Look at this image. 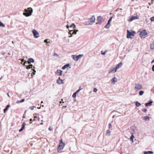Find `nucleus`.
<instances>
[{"label": "nucleus", "instance_id": "dca6fc26", "mask_svg": "<svg viewBox=\"0 0 154 154\" xmlns=\"http://www.w3.org/2000/svg\"><path fill=\"white\" fill-rule=\"evenodd\" d=\"M34 60L32 58H30L28 59V63L30 64L31 63H34Z\"/></svg>", "mask_w": 154, "mask_h": 154}, {"label": "nucleus", "instance_id": "e2e57ef3", "mask_svg": "<svg viewBox=\"0 0 154 154\" xmlns=\"http://www.w3.org/2000/svg\"><path fill=\"white\" fill-rule=\"evenodd\" d=\"M152 3H153V2H154V0H152Z\"/></svg>", "mask_w": 154, "mask_h": 154}, {"label": "nucleus", "instance_id": "e433bc0d", "mask_svg": "<svg viewBox=\"0 0 154 154\" xmlns=\"http://www.w3.org/2000/svg\"><path fill=\"white\" fill-rule=\"evenodd\" d=\"M69 34L70 35H72V32H73V30H69Z\"/></svg>", "mask_w": 154, "mask_h": 154}, {"label": "nucleus", "instance_id": "37998d69", "mask_svg": "<svg viewBox=\"0 0 154 154\" xmlns=\"http://www.w3.org/2000/svg\"><path fill=\"white\" fill-rule=\"evenodd\" d=\"M150 20L151 21H154V17H151L150 18Z\"/></svg>", "mask_w": 154, "mask_h": 154}, {"label": "nucleus", "instance_id": "412c9836", "mask_svg": "<svg viewBox=\"0 0 154 154\" xmlns=\"http://www.w3.org/2000/svg\"><path fill=\"white\" fill-rule=\"evenodd\" d=\"M153 153V152L151 151H144V154H152Z\"/></svg>", "mask_w": 154, "mask_h": 154}, {"label": "nucleus", "instance_id": "49530a36", "mask_svg": "<svg viewBox=\"0 0 154 154\" xmlns=\"http://www.w3.org/2000/svg\"><path fill=\"white\" fill-rule=\"evenodd\" d=\"M48 129L50 131H51L53 130V128L51 127H50Z\"/></svg>", "mask_w": 154, "mask_h": 154}, {"label": "nucleus", "instance_id": "2f4dec72", "mask_svg": "<svg viewBox=\"0 0 154 154\" xmlns=\"http://www.w3.org/2000/svg\"><path fill=\"white\" fill-rule=\"evenodd\" d=\"M144 93V92L143 91H141L139 92V94L141 96Z\"/></svg>", "mask_w": 154, "mask_h": 154}, {"label": "nucleus", "instance_id": "a18cd8bd", "mask_svg": "<svg viewBox=\"0 0 154 154\" xmlns=\"http://www.w3.org/2000/svg\"><path fill=\"white\" fill-rule=\"evenodd\" d=\"M28 64L27 63H26V61H25L24 63H23V65L24 66H26V65Z\"/></svg>", "mask_w": 154, "mask_h": 154}, {"label": "nucleus", "instance_id": "1a4fd4ad", "mask_svg": "<svg viewBox=\"0 0 154 154\" xmlns=\"http://www.w3.org/2000/svg\"><path fill=\"white\" fill-rule=\"evenodd\" d=\"M103 17L101 16L98 17L97 19L98 22L97 23L100 24L102 22Z\"/></svg>", "mask_w": 154, "mask_h": 154}, {"label": "nucleus", "instance_id": "f3484780", "mask_svg": "<svg viewBox=\"0 0 154 154\" xmlns=\"http://www.w3.org/2000/svg\"><path fill=\"white\" fill-rule=\"evenodd\" d=\"M116 68L111 69L109 72V73L110 74L112 72H115L116 71H115Z\"/></svg>", "mask_w": 154, "mask_h": 154}, {"label": "nucleus", "instance_id": "0e129e2a", "mask_svg": "<svg viewBox=\"0 0 154 154\" xmlns=\"http://www.w3.org/2000/svg\"><path fill=\"white\" fill-rule=\"evenodd\" d=\"M63 107H64L65 108H66L67 107L66 106H63Z\"/></svg>", "mask_w": 154, "mask_h": 154}, {"label": "nucleus", "instance_id": "f704fd0d", "mask_svg": "<svg viewBox=\"0 0 154 154\" xmlns=\"http://www.w3.org/2000/svg\"><path fill=\"white\" fill-rule=\"evenodd\" d=\"M112 18V17H110V18L109 19V20L108 21V23H108L110 24V23L111 21Z\"/></svg>", "mask_w": 154, "mask_h": 154}, {"label": "nucleus", "instance_id": "20e7f679", "mask_svg": "<svg viewBox=\"0 0 154 154\" xmlns=\"http://www.w3.org/2000/svg\"><path fill=\"white\" fill-rule=\"evenodd\" d=\"M143 88L142 85L139 83H135L134 89L135 90L137 91Z\"/></svg>", "mask_w": 154, "mask_h": 154}, {"label": "nucleus", "instance_id": "a19ab883", "mask_svg": "<svg viewBox=\"0 0 154 154\" xmlns=\"http://www.w3.org/2000/svg\"><path fill=\"white\" fill-rule=\"evenodd\" d=\"M76 94L75 92L74 93L73 95H72V97H73V98H75L76 97Z\"/></svg>", "mask_w": 154, "mask_h": 154}, {"label": "nucleus", "instance_id": "6ab92c4d", "mask_svg": "<svg viewBox=\"0 0 154 154\" xmlns=\"http://www.w3.org/2000/svg\"><path fill=\"white\" fill-rule=\"evenodd\" d=\"M69 66V64H66L65 65L62 67V69H65L67 67H68Z\"/></svg>", "mask_w": 154, "mask_h": 154}, {"label": "nucleus", "instance_id": "7c9ffc66", "mask_svg": "<svg viewBox=\"0 0 154 154\" xmlns=\"http://www.w3.org/2000/svg\"><path fill=\"white\" fill-rule=\"evenodd\" d=\"M134 135L133 134H132V135L130 137V138H131V140H132V142L133 143L134 142L133 139V138H134Z\"/></svg>", "mask_w": 154, "mask_h": 154}, {"label": "nucleus", "instance_id": "774afa93", "mask_svg": "<svg viewBox=\"0 0 154 154\" xmlns=\"http://www.w3.org/2000/svg\"><path fill=\"white\" fill-rule=\"evenodd\" d=\"M41 121L42 122H43V120H41Z\"/></svg>", "mask_w": 154, "mask_h": 154}, {"label": "nucleus", "instance_id": "39448f33", "mask_svg": "<svg viewBox=\"0 0 154 154\" xmlns=\"http://www.w3.org/2000/svg\"><path fill=\"white\" fill-rule=\"evenodd\" d=\"M83 56V54H79L77 56L72 55L71 56V57L75 60L77 61L79 58H81Z\"/></svg>", "mask_w": 154, "mask_h": 154}, {"label": "nucleus", "instance_id": "473e14b6", "mask_svg": "<svg viewBox=\"0 0 154 154\" xmlns=\"http://www.w3.org/2000/svg\"><path fill=\"white\" fill-rule=\"evenodd\" d=\"M82 89H83L82 88L80 87L75 92V93L76 94H77V93L79 92L80 91V90H82Z\"/></svg>", "mask_w": 154, "mask_h": 154}, {"label": "nucleus", "instance_id": "4be33fe9", "mask_svg": "<svg viewBox=\"0 0 154 154\" xmlns=\"http://www.w3.org/2000/svg\"><path fill=\"white\" fill-rule=\"evenodd\" d=\"M150 48L151 49H154V41L150 45Z\"/></svg>", "mask_w": 154, "mask_h": 154}, {"label": "nucleus", "instance_id": "423d86ee", "mask_svg": "<svg viewBox=\"0 0 154 154\" xmlns=\"http://www.w3.org/2000/svg\"><path fill=\"white\" fill-rule=\"evenodd\" d=\"M141 38H144L146 37L147 33L145 30H143L141 31L139 34Z\"/></svg>", "mask_w": 154, "mask_h": 154}, {"label": "nucleus", "instance_id": "5fc2aeb1", "mask_svg": "<svg viewBox=\"0 0 154 154\" xmlns=\"http://www.w3.org/2000/svg\"><path fill=\"white\" fill-rule=\"evenodd\" d=\"M60 143H63V141H62V139H60Z\"/></svg>", "mask_w": 154, "mask_h": 154}, {"label": "nucleus", "instance_id": "c85d7f7f", "mask_svg": "<svg viewBox=\"0 0 154 154\" xmlns=\"http://www.w3.org/2000/svg\"><path fill=\"white\" fill-rule=\"evenodd\" d=\"M24 100H25V99H22L20 100L17 101V103H21L23 102L24 101Z\"/></svg>", "mask_w": 154, "mask_h": 154}, {"label": "nucleus", "instance_id": "864d4df0", "mask_svg": "<svg viewBox=\"0 0 154 154\" xmlns=\"http://www.w3.org/2000/svg\"><path fill=\"white\" fill-rule=\"evenodd\" d=\"M23 130V129L21 128L19 130V131L20 132Z\"/></svg>", "mask_w": 154, "mask_h": 154}, {"label": "nucleus", "instance_id": "de8ad7c7", "mask_svg": "<svg viewBox=\"0 0 154 154\" xmlns=\"http://www.w3.org/2000/svg\"><path fill=\"white\" fill-rule=\"evenodd\" d=\"M32 70L33 71V75H35V73L36 72V71L34 69H32L31 70Z\"/></svg>", "mask_w": 154, "mask_h": 154}, {"label": "nucleus", "instance_id": "4d7b16f0", "mask_svg": "<svg viewBox=\"0 0 154 154\" xmlns=\"http://www.w3.org/2000/svg\"><path fill=\"white\" fill-rule=\"evenodd\" d=\"M119 9V8H118L117 9V10H116V11H118V10Z\"/></svg>", "mask_w": 154, "mask_h": 154}, {"label": "nucleus", "instance_id": "a878e982", "mask_svg": "<svg viewBox=\"0 0 154 154\" xmlns=\"http://www.w3.org/2000/svg\"><path fill=\"white\" fill-rule=\"evenodd\" d=\"M143 119L146 121H147L149 120V117L148 116H145L143 117Z\"/></svg>", "mask_w": 154, "mask_h": 154}, {"label": "nucleus", "instance_id": "aec40b11", "mask_svg": "<svg viewBox=\"0 0 154 154\" xmlns=\"http://www.w3.org/2000/svg\"><path fill=\"white\" fill-rule=\"evenodd\" d=\"M63 40L65 42H68L69 41V40L68 39L67 37H65L63 38Z\"/></svg>", "mask_w": 154, "mask_h": 154}, {"label": "nucleus", "instance_id": "4c0bfd02", "mask_svg": "<svg viewBox=\"0 0 154 154\" xmlns=\"http://www.w3.org/2000/svg\"><path fill=\"white\" fill-rule=\"evenodd\" d=\"M142 110L144 112H147V109H143Z\"/></svg>", "mask_w": 154, "mask_h": 154}, {"label": "nucleus", "instance_id": "9b49d317", "mask_svg": "<svg viewBox=\"0 0 154 154\" xmlns=\"http://www.w3.org/2000/svg\"><path fill=\"white\" fill-rule=\"evenodd\" d=\"M63 71L60 70H57L56 74L59 76H61L62 75Z\"/></svg>", "mask_w": 154, "mask_h": 154}, {"label": "nucleus", "instance_id": "680f3d73", "mask_svg": "<svg viewBox=\"0 0 154 154\" xmlns=\"http://www.w3.org/2000/svg\"><path fill=\"white\" fill-rule=\"evenodd\" d=\"M153 62H154V59L152 60L151 63H152Z\"/></svg>", "mask_w": 154, "mask_h": 154}, {"label": "nucleus", "instance_id": "3c124183", "mask_svg": "<svg viewBox=\"0 0 154 154\" xmlns=\"http://www.w3.org/2000/svg\"><path fill=\"white\" fill-rule=\"evenodd\" d=\"M152 70L154 72V64L152 66Z\"/></svg>", "mask_w": 154, "mask_h": 154}, {"label": "nucleus", "instance_id": "338daca9", "mask_svg": "<svg viewBox=\"0 0 154 154\" xmlns=\"http://www.w3.org/2000/svg\"><path fill=\"white\" fill-rule=\"evenodd\" d=\"M37 108H38V109H40V108H41V107H38Z\"/></svg>", "mask_w": 154, "mask_h": 154}, {"label": "nucleus", "instance_id": "393cba45", "mask_svg": "<svg viewBox=\"0 0 154 154\" xmlns=\"http://www.w3.org/2000/svg\"><path fill=\"white\" fill-rule=\"evenodd\" d=\"M135 103L137 107H139L141 105L140 103L138 101H136Z\"/></svg>", "mask_w": 154, "mask_h": 154}, {"label": "nucleus", "instance_id": "f03ea898", "mask_svg": "<svg viewBox=\"0 0 154 154\" xmlns=\"http://www.w3.org/2000/svg\"><path fill=\"white\" fill-rule=\"evenodd\" d=\"M95 17L94 16H93L85 22V24L86 25H91L95 22Z\"/></svg>", "mask_w": 154, "mask_h": 154}, {"label": "nucleus", "instance_id": "13d9d810", "mask_svg": "<svg viewBox=\"0 0 154 154\" xmlns=\"http://www.w3.org/2000/svg\"><path fill=\"white\" fill-rule=\"evenodd\" d=\"M66 27H67V29H69V26L68 25H67V26H66Z\"/></svg>", "mask_w": 154, "mask_h": 154}, {"label": "nucleus", "instance_id": "2eb2a0df", "mask_svg": "<svg viewBox=\"0 0 154 154\" xmlns=\"http://www.w3.org/2000/svg\"><path fill=\"white\" fill-rule=\"evenodd\" d=\"M153 102L152 100L150 101L149 102L145 103V106H150L152 105V104Z\"/></svg>", "mask_w": 154, "mask_h": 154}, {"label": "nucleus", "instance_id": "0eeeda50", "mask_svg": "<svg viewBox=\"0 0 154 154\" xmlns=\"http://www.w3.org/2000/svg\"><path fill=\"white\" fill-rule=\"evenodd\" d=\"M65 146L64 143H60L59 145L57 148V151L58 152H61L60 151L63 149Z\"/></svg>", "mask_w": 154, "mask_h": 154}, {"label": "nucleus", "instance_id": "7ed1b4c3", "mask_svg": "<svg viewBox=\"0 0 154 154\" xmlns=\"http://www.w3.org/2000/svg\"><path fill=\"white\" fill-rule=\"evenodd\" d=\"M135 34L136 32L134 31H132L130 32L128 30H127V37L128 38H133L134 35V34Z\"/></svg>", "mask_w": 154, "mask_h": 154}, {"label": "nucleus", "instance_id": "79ce46f5", "mask_svg": "<svg viewBox=\"0 0 154 154\" xmlns=\"http://www.w3.org/2000/svg\"><path fill=\"white\" fill-rule=\"evenodd\" d=\"M97 91V89L96 88H94V92H96Z\"/></svg>", "mask_w": 154, "mask_h": 154}, {"label": "nucleus", "instance_id": "c03bdc74", "mask_svg": "<svg viewBox=\"0 0 154 154\" xmlns=\"http://www.w3.org/2000/svg\"><path fill=\"white\" fill-rule=\"evenodd\" d=\"M48 40L47 39H45L44 41V42H45V43H49L50 42H48L47 41Z\"/></svg>", "mask_w": 154, "mask_h": 154}, {"label": "nucleus", "instance_id": "b1692460", "mask_svg": "<svg viewBox=\"0 0 154 154\" xmlns=\"http://www.w3.org/2000/svg\"><path fill=\"white\" fill-rule=\"evenodd\" d=\"M10 105H8L7 106L6 108H5L4 110V113H5L6 112V111L8 109V108L10 107Z\"/></svg>", "mask_w": 154, "mask_h": 154}, {"label": "nucleus", "instance_id": "c756f323", "mask_svg": "<svg viewBox=\"0 0 154 154\" xmlns=\"http://www.w3.org/2000/svg\"><path fill=\"white\" fill-rule=\"evenodd\" d=\"M26 125V123L24 122H23L22 124V127L21 128H22L23 129H24Z\"/></svg>", "mask_w": 154, "mask_h": 154}, {"label": "nucleus", "instance_id": "052dcab7", "mask_svg": "<svg viewBox=\"0 0 154 154\" xmlns=\"http://www.w3.org/2000/svg\"><path fill=\"white\" fill-rule=\"evenodd\" d=\"M30 121H32V119H30Z\"/></svg>", "mask_w": 154, "mask_h": 154}, {"label": "nucleus", "instance_id": "ddd939ff", "mask_svg": "<svg viewBox=\"0 0 154 154\" xmlns=\"http://www.w3.org/2000/svg\"><path fill=\"white\" fill-rule=\"evenodd\" d=\"M122 63H121V62H120V63H119L118 64L116 67H115L116 68V70H115V71H116V70L119 69V68H120L122 66Z\"/></svg>", "mask_w": 154, "mask_h": 154}, {"label": "nucleus", "instance_id": "c9c22d12", "mask_svg": "<svg viewBox=\"0 0 154 154\" xmlns=\"http://www.w3.org/2000/svg\"><path fill=\"white\" fill-rule=\"evenodd\" d=\"M0 26L5 27V25L4 24H3L1 21H0Z\"/></svg>", "mask_w": 154, "mask_h": 154}, {"label": "nucleus", "instance_id": "bb28decb", "mask_svg": "<svg viewBox=\"0 0 154 154\" xmlns=\"http://www.w3.org/2000/svg\"><path fill=\"white\" fill-rule=\"evenodd\" d=\"M78 31V30H75L74 29L73 30V32H72V34H76L77 32Z\"/></svg>", "mask_w": 154, "mask_h": 154}, {"label": "nucleus", "instance_id": "9d476101", "mask_svg": "<svg viewBox=\"0 0 154 154\" xmlns=\"http://www.w3.org/2000/svg\"><path fill=\"white\" fill-rule=\"evenodd\" d=\"M130 17H131L130 18V19L128 20V21L129 22H131L133 20L139 19L138 17L137 16H131Z\"/></svg>", "mask_w": 154, "mask_h": 154}, {"label": "nucleus", "instance_id": "603ef678", "mask_svg": "<svg viewBox=\"0 0 154 154\" xmlns=\"http://www.w3.org/2000/svg\"><path fill=\"white\" fill-rule=\"evenodd\" d=\"M21 64H22V62H24L25 61L24 59H22L21 60Z\"/></svg>", "mask_w": 154, "mask_h": 154}, {"label": "nucleus", "instance_id": "f8f14e48", "mask_svg": "<svg viewBox=\"0 0 154 154\" xmlns=\"http://www.w3.org/2000/svg\"><path fill=\"white\" fill-rule=\"evenodd\" d=\"M57 83L59 84H61L63 83V80L59 77L57 80Z\"/></svg>", "mask_w": 154, "mask_h": 154}, {"label": "nucleus", "instance_id": "09e8293b", "mask_svg": "<svg viewBox=\"0 0 154 154\" xmlns=\"http://www.w3.org/2000/svg\"><path fill=\"white\" fill-rule=\"evenodd\" d=\"M53 55L54 56H56V57H58V55L57 54H56V53H54V54H53Z\"/></svg>", "mask_w": 154, "mask_h": 154}, {"label": "nucleus", "instance_id": "ea45409f", "mask_svg": "<svg viewBox=\"0 0 154 154\" xmlns=\"http://www.w3.org/2000/svg\"><path fill=\"white\" fill-rule=\"evenodd\" d=\"M35 107V106H30L29 107V108L31 110H33L34 109V108Z\"/></svg>", "mask_w": 154, "mask_h": 154}, {"label": "nucleus", "instance_id": "cd10ccee", "mask_svg": "<svg viewBox=\"0 0 154 154\" xmlns=\"http://www.w3.org/2000/svg\"><path fill=\"white\" fill-rule=\"evenodd\" d=\"M109 26H110V24L107 23V24L105 26V27L106 28L108 29L109 28Z\"/></svg>", "mask_w": 154, "mask_h": 154}, {"label": "nucleus", "instance_id": "bf43d9fd", "mask_svg": "<svg viewBox=\"0 0 154 154\" xmlns=\"http://www.w3.org/2000/svg\"><path fill=\"white\" fill-rule=\"evenodd\" d=\"M72 36V35H69V37H71Z\"/></svg>", "mask_w": 154, "mask_h": 154}, {"label": "nucleus", "instance_id": "8fccbe9b", "mask_svg": "<svg viewBox=\"0 0 154 154\" xmlns=\"http://www.w3.org/2000/svg\"><path fill=\"white\" fill-rule=\"evenodd\" d=\"M109 128H112V125L111 124L109 123Z\"/></svg>", "mask_w": 154, "mask_h": 154}, {"label": "nucleus", "instance_id": "6e6552de", "mask_svg": "<svg viewBox=\"0 0 154 154\" xmlns=\"http://www.w3.org/2000/svg\"><path fill=\"white\" fill-rule=\"evenodd\" d=\"M32 32L33 34L34 37L35 38H37L38 37V36H37L39 34L38 33L35 29H33L32 30Z\"/></svg>", "mask_w": 154, "mask_h": 154}, {"label": "nucleus", "instance_id": "72a5a7b5", "mask_svg": "<svg viewBox=\"0 0 154 154\" xmlns=\"http://www.w3.org/2000/svg\"><path fill=\"white\" fill-rule=\"evenodd\" d=\"M70 26V27H73V29H74V28L75 27V25L74 24V23H72Z\"/></svg>", "mask_w": 154, "mask_h": 154}, {"label": "nucleus", "instance_id": "f257e3e1", "mask_svg": "<svg viewBox=\"0 0 154 154\" xmlns=\"http://www.w3.org/2000/svg\"><path fill=\"white\" fill-rule=\"evenodd\" d=\"M25 12L23 13V14L26 17H29L31 15L33 10L32 8H29L28 9H25Z\"/></svg>", "mask_w": 154, "mask_h": 154}, {"label": "nucleus", "instance_id": "69168bd1", "mask_svg": "<svg viewBox=\"0 0 154 154\" xmlns=\"http://www.w3.org/2000/svg\"><path fill=\"white\" fill-rule=\"evenodd\" d=\"M115 115L113 116H112V118H114V117H115Z\"/></svg>", "mask_w": 154, "mask_h": 154}, {"label": "nucleus", "instance_id": "a211bd4d", "mask_svg": "<svg viewBox=\"0 0 154 154\" xmlns=\"http://www.w3.org/2000/svg\"><path fill=\"white\" fill-rule=\"evenodd\" d=\"M111 132L109 130L106 131V135L107 136H109L110 135Z\"/></svg>", "mask_w": 154, "mask_h": 154}, {"label": "nucleus", "instance_id": "4468645a", "mask_svg": "<svg viewBox=\"0 0 154 154\" xmlns=\"http://www.w3.org/2000/svg\"><path fill=\"white\" fill-rule=\"evenodd\" d=\"M112 84L114 85L115 83V82L117 81V78L115 77H113L112 79Z\"/></svg>", "mask_w": 154, "mask_h": 154}, {"label": "nucleus", "instance_id": "5701e85b", "mask_svg": "<svg viewBox=\"0 0 154 154\" xmlns=\"http://www.w3.org/2000/svg\"><path fill=\"white\" fill-rule=\"evenodd\" d=\"M33 66L32 64H30L28 66H26V68L27 69L32 68Z\"/></svg>", "mask_w": 154, "mask_h": 154}, {"label": "nucleus", "instance_id": "58836bf2", "mask_svg": "<svg viewBox=\"0 0 154 154\" xmlns=\"http://www.w3.org/2000/svg\"><path fill=\"white\" fill-rule=\"evenodd\" d=\"M106 51H104V52H103V51H101V54L102 55H104L106 54Z\"/></svg>", "mask_w": 154, "mask_h": 154}, {"label": "nucleus", "instance_id": "6e6d98bb", "mask_svg": "<svg viewBox=\"0 0 154 154\" xmlns=\"http://www.w3.org/2000/svg\"><path fill=\"white\" fill-rule=\"evenodd\" d=\"M7 95H8V97H10V96H9V93H7Z\"/></svg>", "mask_w": 154, "mask_h": 154}]
</instances>
